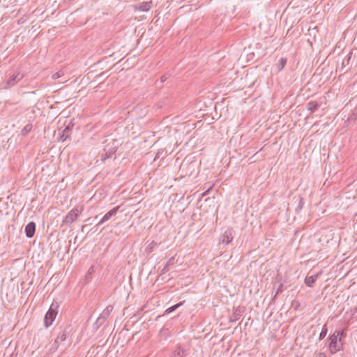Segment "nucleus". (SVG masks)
Listing matches in <instances>:
<instances>
[{
    "instance_id": "f257e3e1",
    "label": "nucleus",
    "mask_w": 357,
    "mask_h": 357,
    "mask_svg": "<svg viewBox=\"0 0 357 357\" xmlns=\"http://www.w3.org/2000/svg\"><path fill=\"white\" fill-rule=\"evenodd\" d=\"M105 146L103 149L104 153L101 155V160L102 161L112 157L113 154L117 151L116 140H112L108 142L107 140L104 142Z\"/></svg>"
},
{
    "instance_id": "4468645a",
    "label": "nucleus",
    "mask_w": 357,
    "mask_h": 357,
    "mask_svg": "<svg viewBox=\"0 0 357 357\" xmlns=\"http://www.w3.org/2000/svg\"><path fill=\"white\" fill-rule=\"evenodd\" d=\"M319 107V105L317 101H310L307 105V109L313 112Z\"/></svg>"
},
{
    "instance_id": "412c9836",
    "label": "nucleus",
    "mask_w": 357,
    "mask_h": 357,
    "mask_svg": "<svg viewBox=\"0 0 357 357\" xmlns=\"http://www.w3.org/2000/svg\"><path fill=\"white\" fill-rule=\"evenodd\" d=\"M64 75V73L62 70H59L52 75L53 79H59Z\"/></svg>"
},
{
    "instance_id": "393cba45",
    "label": "nucleus",
    "mask_w": 357,
    "mask_h": 357,
    "mask_svg": "<svg viewBox=\"0 0 357 357\" xmlns=\"http://www.w3.org/2000/svg\"><path fill=\"white\" fill-rule=\"evenodd\" d=\"M314 357H326V355L324 353H318L315 354Z\"/></svg>"
},
{
    "instance_id": "b1692460",
    "label": "nucleus",
    "mask_w": 357,
    "mask_h": 357,
    "mask_svg": "<svg viewBox=\"0 0 357 357\" xmlns=\"http://www.w3.org/2000/svg\"><path fill=\"white\" fill-rule=\"evenodd\" d=\"M356 119V115L354 114L350 117H349L348 121H355Z\"/></svg>"
},
{
    "instance_id": "0eeeda50",
    "label": "nucleus",
    "mask_w": 357,
    "mask_h": 357,
    "mask_svg": "<svg viewBox=\"0 0 357 357\" xmlns=\"http://www.w3.org/2000/svg\"><path fill=\"white\" fill-rule=\"evenodd\" d=\"M120 208L119 206H117L113 208L112 210L108 211L105 215L102 218V219L97 224V227L102 225L105 222L108 221L112 217L115 216Z\"/></svg>"
},
{
    "instance_id": "6ab92c4d",
    "label": "nucleus",
    "mask_w": 357,
    "mask_h": 357,
    "mask_svg": "<svg viewBox=\"0 0 357 357\" xmlns=\"http://www.w3.org/2000/svg\"><path fill=\"white\" fill-rule=\"evenodd\" d=\"M183 302H180L174 305H172L171 307H169V308H167L165 311L166 313H170V312H172L173 311H174L175 310H176L177 308H178L180 306H181L183 305Z\"/></svg>"
},
{
    "instance_id": "dca6fc26",
    "label": "nucleus",
    "mask_w": 357,
    "mask_h": 357,
    "mask_svg": "<svg viewBox=\"0 0 357 357\" xmlns=\"http://www.w3.org/2000/svg\"><path fill=\"white\" fill-rule=\"evenodd\" d=\"M33 126L31 123L26 124L23 129L21 130V133L23 136H26L32 130Z\"/></svg>"
},
{
    "instance_id": "a878e982",
    "label": "nucleus",
    "mask_w": 357,
    "mask_h": 357,
    "mask_svg": "<svg viewBox=\"0 0 357 357\" xmlns=\"http://www.w3.org/2000/svg\"><path fill=\"white\" fill-rule=\"evenodd\" d=\"M167 77L165 75H163L160 77V82L162 83L167 80Z\"/></svg>"
},
{
    "instance_id": "f03ea898",
    "label": "nucleus",
    "mask_w": 357,
    "mask_h": 357,
    "mask_svg": "<svg viewBox=\"0 0 357 357\" xmlns=\"http://www.w3.org/2000/svg\"><path fill=\"white\" fill-rule=\"evenodd\" d=\"M83 210L82 206H75L71 209L63 220V224L69 225L74 222L80 215Z\"/></svg>"
},
{
    "instance_id": "6e6552de",
    "label": "nucleus",
    "mask_w": 357,
    "mask_h": 357,
    "mask_svg": "<svg viewBox=\"0 0 357 357\" xmlns=\"http://www.w3.org/2000/svg\"><path fill=\"white\" fill-rule=\"evenodd\" d=\"M232 238V229H228L220 236V242L225 245H227L231 241Z\"/></svg>"
},
{
    "instance_id": "ddd939ff",
    "label": "nucleus",
    "mask_w": 357,
    "mask_h": 357,
    "mask_svg": "<svg viewBox=\"0 0 357 357\" xmlns=\"http://www.w3.org/2000/svg\"><path fill=\"white\" fill-rule=\"evenodd\" d=\"M151 2H142L140 3L137 8L140 11H148L151 8Z\"/></svg>"
},
{
    "instance_id": "20e7f679",
    "label": "nucleus",
    "mask_w": 357,
    "mask_h": 357,
    "mask_svg": "<svg viewBox=\"0 0 357 357\" xmlns=\"http://www.w3.org/2000/svg\"><path fill=\"white\" fill-rule=\"evenodd\" d=\"M337 337L338 335H335V333L329 337V349L331 354H335L342 349L343 344L342 342H339Z\"/></svg>"
},
{
    "instance_id": "423d86ee",
    "label": "nucleus",
    "mask_w": 357,
    "mask_h": 357,
    "mask_svg": "<svg viewBox=\"0 0 357 357\" xmlns=\"http://www.w3.org/2000/svg\"><path fill=\"white\" fill-rule=\"evenodd\" d=\"M68 333L66 330H62L60 331V333L58 334L56 340L53 342V344L51 345L50 348V352L54 353L55 352L58 348L59 347L60 344L65 341L67 338Z\"/></svg>"
},
{
    "instance_id": "a211bd4d",
    "label": "nucleus",
    "mask_w": 357,
    "mask_h": 357,
    "mask_svg": "<svg viewBox=\"0 0 357 357\" xmlns=\"http://www.w3.org/2000/svg\"><path fill=\"white\" fill-rule=\"evenodd\" d=\"M287 63V59L286 58H280L279 60V63L278 66V69L279 71L282 70L284 67L285 66Z\"/></svg>"
},
{
    "instance_id": "f3484780",
    "label": "nucleus",
    "mask_w": 357,
    "mask_h": 357,
    "mask_svg": "<svg viewBox=\"0 0 357 357\" xmlns=\"http://www.w3.org/2000/svg\"><path fill=\"white\" fill-rule=\"evenodd\" d=\"M157 243L155 242V241H151L149 245L145 249V252L147 253V254H150L153 250V249L155 248V247L156 246Z\"/></svg>"
},
{
    "instance_id": "1a4fd4ad",
    "label": "nucleus",
    "mask_w": 357,
    "mask_h": 357,
    "mask_svg": "<svg viewBox=\"0 0 357 357\" xmlns=\"http://www.w3.org/2000/svg\"><path fill=\"white\" fill-rule=\"evenodd\" d=\"M112 310L113 307L112 305L107 306L105 309L100 314L99 317L97 319V321H99L100 324L103 323L109 317Z\"/></svg>"
},
{
    "instance_id": "39448f33",
    "label": "nucleus",
    "mask_w": 357,
    "mask_h": 357,
    "mask_svg": "<svg viewBox=\"0 0 357 357\" xmlns=\"http://www.w3.org/2000/svg\"><path fill=\"white\" fill-rule=\"evenodd\" d=\"M24 77V75L20 71H15L12 75H10L8 80L6 82L4 89H8L16 85Z\"/></svg>"
},
{
    "instance_id": "7ed1b4c3",
    "label": "nucleus",
    "mask_w": 357,
    "mask_h": 357,
    "mask_svg": "<svg viewBox=\"0 0 357 357\" xmlns=\"http://www.w3.org/2000/svg\"><path fill=\"white\" fill-rule=\"evenodd\" d=\"M58 305L57 303H52L48 311L45 315L44 318V324L46 328L49 327L52 325V322L54 321L56 315H57V309Z\"/></svg>"
},
{
    "instance_id": "5701e85b",
    "label": "nucleus",
    "mask_w": 357,
    "mask_h": 357,
    "mask_svg": "<svg viewBox=\"0 0 357 357\" xmlns=\"http://www.w3.org/2000/svg\"><path fill=\"white\" fill-rule=\"evenodd\" d=\"M174 257L170 258V259L168 260V261L167 262V264H166V266H165V268L167 266L172 264L174 263Z\"/></svg>"
},
{
    "instance_id": "4be33fe9",
    "label": "nucleus",
    "mask_w": 357,
    "mask_h": 357,
    "mask_svg": "<svg viewBox=\"0 0 357 357\" xmlns=\"http://www.w3.org/2000/svg\"><path fill=\"white\" fill-rule=\"evenodd\" d=\"M337 333H335V335H338V337L337 339L339 340V342H342V340L343 338L345 337V332H344V330L342 331H338V332H336Z\"/></svg>"
},
{
    "instance_id": "bb28decb",
    "label": "nucleus",
    "mask_w": 357,
    "mask_h": 357,
    "mask_svg": "<svg viewBox=\"0 0 357 357\" xmlns=\"http://www.w3.org/2000/svg\"><path fill=\"white\" fill-rule=\"evenodd\" d=\"M94 271V266H92L89 268V271H88V274H91Z\"/></svg>"
},
{
    "instance_id": "9b49d317",
    "label": "nucleus",
    "mask_w": 357,
    "mask_h": 357,
    "mask_svg": "<svg viewBox=\"0 0 357 357\" xmlns=\"http://www.w3.org/2000/svg\"><path fill=\"white\" fill-rule=\"evenodd\" d=\"M319 274H315L314 275L311 276H307L305 278V284L310 287H312L314 284V283L316 282L317 278H319Z\"/></svg>"
},
{
    "instance_id": "9d476101",
    "label": "nucleus",
    "mask_w": 357,
    "mask_h": 357,
    "mask_svg": "<svg viewBox=\"0 0 357 357\" xmlns=\"http://www.w3.org/2000/svg\"><path fill=\"white\" fill-rule=\"evenodd\" d=\"M36 231V223L34 222H29L25 227L26 236L28 238L33 236Z\"/></svg>"
},
{
    "instance_id": "f8f14e48",
    "label": "nucleus",
    "mask_w": 357,
    "mask_h": 357,
    "mask_svg": "<svg viewBox=\"0 0 357 357\" xmlns=\"http://www.w3.org/2000/svg\"><path fill=\"white\" fill-rule=\"evenodd\" d=\"M185 356V351L178 347L172 353L171 357H184Z\"/></svg>"
},
{
    "instance_id": "2eb2a0df",
    "label": "nucleus",
    "mask_w": 357,
    "mask_h": 357,
    "mask_svg": "<svg viewBox=\"0 0 357 357\" xmlns=\"http://www.w3.org/2000/svg\"><path fill=\"white\" fill-rule=\"evenodd\" d=\"M71 131V129L68 126L66 127L63 131L61 135V139L62 141H65L66 139H68L70 137V132Z\"/></svg>"
},
{
    "instance_id": "aec40b11",
    "label": "nucleus",
    "mask_w": 357,
    "mask_h": 357,
    "mask_svg": "<svg viewBox=\"0 0 357 357\" xmlns=\"http://www.w3.org/2000/svg\"><path fill=\"white\" fill-rule=\"evenodd\" d=\"M327 332H328V329L326 328V326L324 325L323 328H322V330H321V332L319 334V340L324 339L326 337V335L327 334Z\"/></svg>"
}]
</instances>
